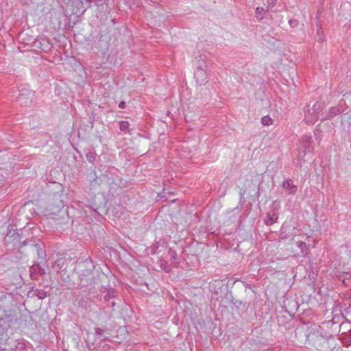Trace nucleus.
<instances>
[{"label":"nucleus","instance_id":"nucleus-1","mask_svg":"<svg viewBox=\"0 0 351 351\" xmlns=\"http://www.w3.org/2000/svg\"><path fill=\"white\" fill-rule=\"evenodd\" d=\"M5 245L8 250L17 249L21 251L23 247L27 251L43 258L45 256L44 243L38 238L34 237L30 228H23L17 230L14 225H9L4 238Z\"/></svg>","mask_w":351,"mask_h":351},{"label":"nucleus","instance_id":"nucleus-2","mask_svg":"<svg viewBox=\"0 0 351 351\" xmlns=\"http://www.w3.org/2000/svg\"><path fill=\"white\" fill-rule=\"evenodd\" d=\"M95 265L90 258L77 261L75 270L78 274L80 285L82 287L99 282L100 277L103 276L104 274L95 271Z\"/></svg>","mask_w":351,"mask_h":351},{"label":"nucleus","instance_id":"nucleus-3","mask_svg":"<svg viewBox=\"0 0 351 351\" xmlns=\"http://www.w3.org/2000/svg\"><path fill=\"white\" fill-rule=\"evenodd\" d=\"M16 321V316L10 310L4 311L3 315L0 317V335H3V341H8V332Z\"/></svg>","mask_w":351,"mask_h":351},{"label":"nucleus","instance_id":"nucleus-4","mask_svg":"<svg viewBox=\"0 0 351 351\" xmlns=\"http://www.w3.org/2000/svg\"><path fill=\"white\" fill-rule=\"evenodd\" d=\"M88 7H86L82 0H69L66 8V14L69 17L73 16L77 20L84 14Z\"/></svg>","mask_w":351,"mask_h":351},{"label":"nucleus","instance_id":"nucleus-5","mask_svg":"<svg viewBox=\"0 0 351 351\" xmlns=\"http://www.w3.org/2000/svg\"><path fill=\"white\" fill-rule=\"evenodd\" d=\"M324 109V104L320 101L315 102L311 108L304 110V121L307 124H313L318 120L319 113Z\"/></svg>","mask_w":351,"mask_h":351},{"label":"nucleus","instance_id":"nucleus-6","mask_svg":"<svg viewBox=\"0 0 351 351\" xmlns=\"http://www.w3.org/2000/svg\"><path fill=\"white\" fill-rule=\"evenodd\" d=\"M314 150V143L312 137L308 135H304L300 141L299 147V156L304 158L307 153H312ZM304 160V158H302Z\"/></svg>","mask_w":351,"mask_h":351},{"label":"nucleus","instance_id":"nucleus-7","mask_svg":"<svg viewBox=\"0 0 351 351\" xmlns=\"http://www.w3.org/2000/svg\"><path fill=\"white\" fill-rule=\"evenodd\" d=\"M346 102L341 101L336 106L330 108L328 112H326L324 119H330L339 114H343L346 110Z\"/></svg>","mask_w":351,"mask_h":351},{"label":"nucleus","instance_id":"nucleus-8","mask_svg":"<svg viewBox=\"0 0 351 351\" xmlns=\"http://www.w3.org/2000/svg\"><path fill=\"white\" fill-rule=\"evenodd\" d=\"M34 96L33 92L28 89H22L20 90L19 95L17 97V101L21 105H27Z\"/></svg>","mask_w":351,"mask_h":351},{"label":"nucleus","instance_id":"nucleus-9","mask_svg":"<svg viewBox=\"0 0 351 351\" xmlns=\"http://www.w3.org/2000/svg\"><path fill=\"white\" fill-rule=\"evenodd\" d=\"M194 78L196 83L199 85H205L208 82V73L205 69H196L194 73Z\"/></svg>","mask_w":351,"mask_h":351},{"label":"nucleus","instance_id":"nucleus-10","mask_svg":"<svg viewBox=\"0 0 351 351\" xmlns=\"http://www.w3.org/2000/svg\"><path fill=\"white\" fill-rule=\"evenodd\" d=\"M278 219V210L276 207H273L268 211L264 218V222L267 226H271L277 222Z\"/></svg>","mask_w":351,"mask_h":351},{"label":"nucleus","instance_id":"nucleus-11","mask_svg":"<svg viewBox=\"0 0 351 351\" xmlns=\"http://www.w3.org/2000/svg\"><path fill=\"white\" fill-rule=\"evenodd\" d=\"M341 124L344 131L351 132V109L348 112L341 114Z\"/></svg>","mask_w":351,"mask_h":351},{"label":"nucleus","instance_id":"nucleus-12","mask_svg":"<svg viewBox=\"0 0 351 351\" xmlns=\"http://www.w3.org/2000/svg\"><path fill=\"white\" fill-rule=\"evenodd\" d=\"M282 187L289 195H294L297 192L298 186L293 184L291 179H287L282 183Z\"/></svg>","mask_w":351,"mask_h":351},{"label":"nucleus","instance_id":"nucleus-13","mask_svg":"<svg viewBox=\"0 0 351 351\" xmlns=\"http://www.w3.org/2000/svg\"><path fill=\"white\" fill-rule=\"evenodd\" d=\"M30 276L32 279H37L38 276H43L45 274V271L39 264L34 265L30 268Z\"/></svg>","mask_w":351,"mask_h":351},{"label":"nucleus","instance_id":"nucleus-14","mask_svg":"<svg viewBox=\"0 0 351 351\" xmlns=\"http://www.w3.org/2000/svg\"><path fill=\"white\" fill-rule=\"evenodd\" d=\"M116 297V291L114 289H110L108 291L107 293L104 296V300L106 302H109V306L113 308L115 305L114 300L110 302L111 300H114Z\"/></svg>","mask_w":351,"mask_h":351},{"label":"nucleus","instance_id":"nucleus-15","mask_svg":"<svg viewBox=\"0 0 351 351\" xmlns=\"http://www.w3.org/2000/svg\"><path fill=\"white\" fill-rule=\"evenodd\" d=\"M34 45L40 48L43 51H47L51 49V44L48 39H43V40H37L34 43Z\"/></svg>","mask_w":351,"mask_h":351},{"label":"nucleus","instance_id":"nucleus-16","mask_svg":"<svg viewBox=\"0 0 351 351\" xmlns=\"http://www.w3.org/2000/svg\"><path fill=\"white\" fill-rule=\"evenodd\" d=\"M63 208V205L62 202L60 200L56 204H49L47 206V209L49 211L50 214L56 215L61 210V208Z\"/></svg>","mask_w":351,"mask_h":351},{"label":"nucleus","instance_id":"nucleus-17","mask_svg":"<svg viewBox=\"0 0 351 351\" xmlns=\"http://www.w3.org/2000/svg\"><path fill=\"white\" fill-rule=\"evenodd\" d=\"M109 330L107 328H101L97 327L95 328V338L99 339L101 341H106L108 338L104 335L105 332L108 331Z\"/></svg>","mask_w":351,"mask_h":351},{"label":"nucleus","instance_id":"nucleus-18","mask_svg":"<svg viewBox=\"0 0 351 351\" xmlns=\"http://www.w3.org/2000/svg\"><path fill=\"white\" fill-rule=\"evenodd\" d=\"M327 119H322V123L319 125H317L316 127V132L315 133V138L316 139H319V136H317V132H324V130L325 129V128H328L330 127V123L327 121V122H325V121H326Z\"/></svg>","mask_w":351,"mask_h":351},{"label":"nucleus","instance_id":"nucleus-19","mask_svg":"<svg viewBox=\"0 0 351 351\" xmlns=\"http://www.w3.org/2000/svg\"><path fill=\"white\" fill-rule=\"evenodd\" d=\"M315 40L319 43H322L326 40L325 34H324V32L322 29H317V33L315 36Z\"/></svg>","mask_w":351,"mask_h":351},{"label":"nucleus","instance_id":"nucleus-20","mask_svg":"<svg viewBox=\"0 0 351 351\" xmlns=\"http://www.w3.org/2000/svg\"><path fill=\"white\" fill-rule=\"evenodd\" d=\"M298 247L300 248L301 252L303 255H306L308 253V248L306 243L302 241L297 242Z\"/></svg>","mask_w":351,"mask_h":351},{"label":"nucleus","instance_id":"nucleus-21","mask_svg":"<svg viewBox=\"0 0 351 351\" xmlns=\"http://www.w3.org/2000/svg\"><path fill=\"white\" fill-rule=\"evenodd\" d=\"M266 12H267V10H265L264 8H257L256 10V12H255L256 17L258 20H261L263 19L264 15L265 14Z\"/></svg>","mask_w":351,"mask_h":351},{"label":"nucleus","instance_id":"nucleus-22","mask_svg":"<svg viewBox=\"0 0 351 351\" xmlns=\"http://www.w3.org/2000/svg\"><path fill=\"white\" fill-rule=\"evenodd\" d=\"M87 3H88V5L87 6L89 8L92 3H93L95 5L99 7L103 5L105 3L106 0H85Z\"/></svg>","mask_w":351,"mask_h":351},{"label":"nucleus","instance_id":"nucleus-23","mask_svg":"<svg viewBox=\"0 0 351 351\" xmlns=\"http://www.w3.org/2000/svg\"><path fill=\"white\" fill-rule=\"evenodd\" d=\"M96 156H97V154L95 152H89L86 153V158L89 162L94 165V162L96 159Z\"/></svg>","mask_w":351,"mask_h":351},{"label":"nucleus","instance_id":"nucleus-24","mask_svg":"<svg viewBox=\"0 0 351 351\" xmlns=\"http://www.w3.org/2000/svg\"><path fill=\"white\" fill-rule=\"evenodd\" d=\"M206 67V65L204 59L202 57V56H199L196 69H205Z\"/></svg>","mask_w":351,"mask_h":351},{"label":"nucleus","instance_id":"nucleus-25","mask_svg":"<svg viewBox=\"0 0 351 351\" xmlns=\"http://www.w3.org/2000/svg\"><path fill=\"white\" fill-rule=\"evenodd\" d=\"M261 123L264 125H270L272 124V119L268 115L264 116L261 119Z\"/></svg>","mask_w":351,"mask_h":351},{"label":"nucleus","instance_id":"nucleus-26","mask_svg":"<svg viewBox=\"0 0 351 351\" xmlns=\"http://www.w3.org/2000/svg\"><path fill=\"white\" fill-rule=\"evenodd\" d=\"M129 128V123L126 121H121L119 122V129L125 132L128 130Z\"/></svg>","mask_w":351,"mask_h":351},{"label":"nucleus","instance_id":"nucleus-27","mask_svg":"<svg viewBox=\"0 0 351 351\" xmlns=\"http://www.w3.org/2000/svg\"><path fill=\"white\" fill-rule=\"evenodd\" d=\"M36 293V295L39 298V299H44L47 297V293L43 290H36L35 291Z\"/></svg>","mask_w":351,"mask_h":351},{"label":"nucleus","instance_id":"nucleus-28","mask_svg":"<svg viewBox=\"0 0 351 351\" xmlns=\"http://www.w3.org/2000/svg\"><path fill=\"white\" fill-rule=\"evenodd\" d=\"M289 23L290 27L292 28H295L299 25L298 21L296 19H289Z\"/></svg>","mask_w":351,"mask_h":351},{"label":"nucleus","instance_id":"nucleus-29","mask_svg":"<svg viewBox=\"0 0 351 351\" xmlns=\"http://www.w3.org/2000/svg\"><path fill=\"white\" fill-rule=\"evenodd\" d=\"M64 261L62 260V259H60V260H58L56 262V265H57V267L60 269H63L64 270L65 268H64Z\"/></svg>","mask_w":351,"mask_h":351},{"label":"nucleus","instance_id":"nucleus-30","mask_svg":"<svg viewBox=\"0 0 351 351\" xmlns=\"http://www.w3.org/2000/svg\"><path fill=\"white\" fill-rule=\"evenodd\" d=\"M169 254H170L171 259L172 261H175L177 258V254L175 250H173L172 249H169Z\"/></svg>","mask_w":351,"mask_h":351},{"label":"nucleus","instance_id":"nucleus-31","mask_svg":"<svg viewBox=\"0 0 351 351\" xmlns=\"http://www.w3.org/2000/svg\"><path fill=\"white\" fill-rule=\"evenodd\" d=\"M315 19H316V21H316V27H317V29H322L321 22H320V21H319V17H318L317 16H316Z\"/></svg>","mask_w":351,"mask_h":351},{"label":"nucleus","instance_id":"nucleus-32","mask_svg":"<svg viewBox=\"0 0 351 351\" xmlns=\"http://www.w3.org/2000/svg\"><path fill=\"white\" fill-rule=\"evenodd\" d=\"M101 182V181L99 178H96L92 181V184L95 183V184H100Z\"/></svg>","mask_w":351,"mask_h":351},{"label":"nucleus","instance_id":"nucleus-33","mask_svg":"<svg viewBox=\"0 0 351 351\" xmlns=\"http://www.w3.org/2000/svg\"><path fill=\"white\" fill-rule=\"evenodd\" d=\"M126 104L124 101H121L119 104V108L121 109H123L125 108Z\"/></svg>","mask_w":351,"mask_h":351},{"label":"nucleus","instance_id":"nucleus-34","mask_svg":"<svg viewBox=\"0 0 351 351\" xmlns=\"http://www.w3.org/2000/svg\"><path fill=\"white\" fill-rule=\"evenodd\" d=\"M1 338H3V335H0V347L4 346L7 342V341H3Z\"/></svg>","mask_w":351,"mask_h":351},{"label":"nucleus","instance_id":"nucleus-35","mask_svg":"<svg viewBox=\"0 0 351 351\" xmlns=\"http://www.w3.org/2000/svg\"><path fill=\"white\" fill-rule=\"evenodd\" d=\"M348 342L351 344V329L349 330V334L347 337Z\"/></svg>","mask_w":351,"mask_h":351},{"label":"nucleus","instance_id":"nucleus-36","mask_svg":"<svg viewBox=\"0 0 351 351\" xmlns=\"http://www.w3.org/2000/svg\"><path fill=\"white\" fill-rule=\"evenodd\" d=\"M157 248H158V245H153V246L152 247L151 250H152V254H155V253H156V250Z\"/></svg>","mask_w":351,"mask_h":351},{"label":"nucleus","instance_id":"nucleus-37","mask_svg":"<svg viewBox=\"0 0 351 351\" xmlns=\"http://www.w3.org/2000/svg\"><path fill=\"white\" fill-rule=\"evenodd\" d=\"M276 0H267V3L269 4H271V5H274L276 3Z\"/></svg>","mask_w":351,"mask_h":351},{"label":"nucleus","instance_id":"nucleus-38","mask_svg":"<svg viewBox=\"0 0 351 351\" xmlns=\"http://www.w3.org/2000/svg\"><path fill=\"white\" fill-rule=\"evenodd\" d=\"M0 351H8L3 346L0 347Z\"/></svg>","mask_w":351,"mask_h":351},{"label":"nucleus","instance_id":"nucleus-39","mask_svg":"<svg viewBox=\"0 0 351 351\" xmlns=\"http://www.w3.org/2000/svg\"><path fill=\"white\" fill-rule=\"evenodd\" d=\"M348 276H350L349 273H346L345 274V278H348Z\"/></svg>","mask_w":351,"mask_h":351},{"label":"nucleus","instance_id":"nucleus-40","mask_svg":"<svg viewBox=\"0 0 351 351\" xmlns=\"http://www.w3.org/2000/svg\"><path fill=\"white\" fill-rule=\"evenodd\" d=\"M106 174H102V175H103V176H108V174H107L108 171H106Z\"/></svg>","mask_w":351,"mask_h":351},{"label":"nucleus","instance_id":"nucleus-41","mask_svg":"<svg viewBox=\"0 0 351 351\" xmlns=\"http://www.w3.org/2000/svg\"><path fill=\"white\" fill-rule=\"evenodd\" d=\"M150 1H152V2H155V1H156L157 0H150Z\"/></svg>","mask_w":351,"mask_h":351}]
</instances>
